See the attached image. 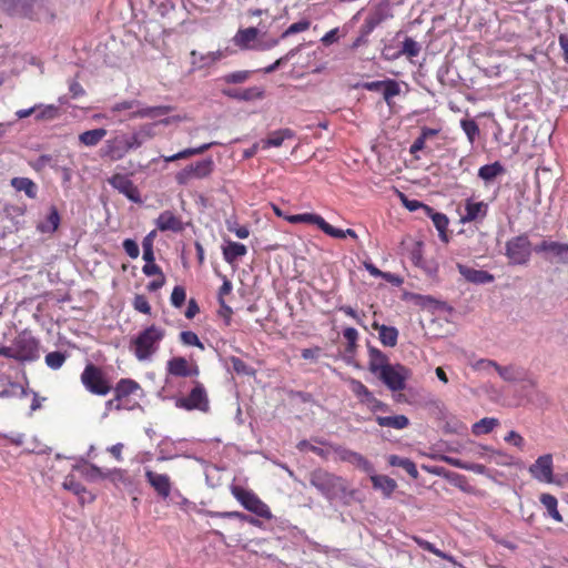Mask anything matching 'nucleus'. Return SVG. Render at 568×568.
Wrapping results in <instances>:
<instances>
[{
	"mask_svg": "<svg viewBox=\"0 0 568 568\" xmlns=\"http://www.w3.org/2000/svg\"><path fill=\"white\" fill-rule=\"evenodd\" d=\"M0 356L21 363L34 362L40 357V342L24 329L20 332L10 346H0Z\"/></svg>",
	"mask_w": 568,
	"mask_h": 568,
	"instance_id": "1",
	"label": "nucleus"
},
{
	"mask_svg": "<svg viewBox=\"0 0 568 568\" xmlns=\"http://www.w3.org/2000/svg\"><path fill=\"white\" fill-rule=\"evenodd\" d=\"M165 332L161 327L151 325L140 332L132 341V351L139 361H148L158 351Z\"/></svg>",
	"mask_w": 568,
	"mask_h": 568,
	"instance_id": "2",
	"label": "nucleus"
},
{
	"mask_svg": "<svg viewBox=\"0 0 568 568\" xmlns=\"http://www.w3.org/2000/svg\"><path fill=\"white\" fill-rule=\"evenodd\" d=\"M310 483L326 498L333 499L346 490L345 480L323 468L314 469L310 475Z\"/></svg>",
	"mask_w": 568,
	"mask_h": 568,
	"instance_id": "3",
	"label": "nucleus"
},
{
	"mask_svg": "<svg viewBox=\"0 0 568 568\" xmlns=\"http://www.w3.org/2000/svg\"><path fill=\"white\" fill-rule=\"evenodd\" d=\"M531 242L527 234H520L506 242L505 255L511 265H525L529 262L531 252Z\"/></svg>",
	"mask_w": 568,
	"mask_h": 568,
	"instance_id": "4",
	"label": "nucleus"
},
{
	"mask_svg": "<svg viewBox=\"0 0 568 568\" xmlns=\"http://www.w3.org/2000/svg\"><path fill=\"white\" fill-rule=\"evenodd\" d=\"M81 383L87 390L99 396H104L111 390L106 374L93 364H88L84 367L81 374Z\"/></svg>",
	"mask_w": 568,
	"mask_h": 568,
	"instance_id": "5",
	"label": "nucleus"
},
{
	"mask_svg": "<svg viewBox=\"0 0 568 568\" xmlns=\"http://www.w3.org/2000/svg\"><path fill=\"white\" fill-rule=\"evenodd\" d=\"M410 371L402 364H390L378 375V378L392 392H400L406 388V381L409 378Z\"/></svg>",
	"mask_w": 568,
	"mask_h": 568,
	"instance_id": "6",
	"label": "nucleus"
},
{
	"mask_svg": "<svg viewBox=\"0 0 568 568\" xmlns=\"http://www.w3.org/2000/svg\"><path fill=\"white\" fill-rule=\"evenodd\" d=\"M214 169V162L211 158L201 160L196 163L190 164L179 171L175 175V181L180 185H186L191 180H200L207 178Z\"/></svg>",
	"mask_w": 568,
	"mask_h": 568,
	"instance_id": "7",
	"label": "nucleus"
},
{
	"mask_svg": "<svg viewBox=\"0 0 568 568\" xmlns=\"http://www.w3.org/2000/svg\"><path fill=\"white\" fill-rule=\"evenodd\" d=\"M318 443L328 445L329 449L337 457L338 460L349 463L368 474L374 471V467H373L372 463L367 458H365L362 454L351 450V449H348L342 445H338V444H333V443H327V442H322V440H320Z\"/></svg>",
	"mask_w": 568,
	"mask_h": 568,
	"instance_id": "8",
	"label": "nucleus"
},
{
	"mask_svg": "<svg viewBox=\"0 0 568 568\" xmlns=\"http://www.w3.org/2000/svg\"><path fill=\"white\" fill-rule=\"evenodd\" d=\"M235 52L231 47H225L224 49H219L216 51H211L206 53H201L196 50L191 51V64L192 68L195 69H204L210 68L221 61L222 59L233 54Z\"/></svg>",
	"mask_w": 568,
	"mask_h": 568,
	"instance_id": "9",
	"label": "nucleus"
},
{
	"mask_svg": "<svg viewBox=\"0 0 568 568\" xmlns=\"http://www.w3.org/2000/svg\"><path fill=\"white\" fill-rule=\"evenodd\" d=\"M488 203L484 201H477L474 196L468 197L464 201V212L460 213L462 223H480L488 214Z\"/></svg>",
	"mask_w": 568,
	"mask_h": 568,
	"instance_id": "10",
	"label": "nucleus"
},
{
	"mask_svg": "<svg viewBox=\"0 0 568 568\" xmlns=\"http://www.w3.org/2000/svg\"><path fill=\"white\" fill-rule=\"evenodd\" d=\"M176 406L187 410L199 409L202 412H207L209 400L203 385L196 384L189 396L179 398L176 400Z\"/></svg>",
	"mask_w": 568,
	"mask_h": 568,
	"instance_id": "11",
	"label": "nucleus"
},
{
	"mask_svg": "<svg viewBox=\"0 0 568 568\" xmlns=\"http://www.w3.org/2000/svg\"><path fill=\"white\" fill-rule=\"evenodd\" d=\"M530 475L541 481L551 484L554 481V463L552 455L545 454L539 456L536 462L529 467Z\"/></svg>",
	"mask_w": 568,
	"mask_h": 568,
	"instance_id": "12",
	"label": "nucleus"
},
{
	"mask_svg": "<svg viewBox=\"0 0 568 568\" xmlns=\"http://www.w3.org/2000/svg\"><path fill=\"white\" fill-rule=\"evenodd\" d=\"M108 182L130 201L141 203V196L138 187L126 175L119 173L114 174L108 180Z\"/></svg>",
	"mask_w": 568,
	"mask_h": 568,
	"instance_id": "13",
	"label": "nucleus"
},
{
	"mask_svg": "<svg viewBox=\"0 0 568 568\" xmlns=\"http://www.w3.org/2000/svg\"><path fill=\"white\" fill-rule=\"evenodd\" d=\"M362 88L367 91H383V98L385 102L390 105L393 98L400 93V88L397 81L393 79L377 80L371 82H364Z\"/></svg>",
	"mask_w": 568,
	"mask_h": 568,
	"instance_id": "14",
	"label": "nucleus"
},
{
	"mask_svg": "<svg viewBox=\"0 0 568 568\" xmlns=\"http://www.w3.org/2000/svg\"><path fill=\"white\" fill-rule=\"evenodd\" d=\"M537 254L548 253L557 257V262L568 264V244L544 240L534 247Z\"/></svg>",
	"mask_w": 568,
	"mask_h": 568,
	"instance_id": "15",
	"label": "nucleus"
},
{
	"mask_svg": "<svg viewBox=\"0 0 568 568\" xmlns=\"http://www.w3.org/2000/svg\"><path fill=\"white\" fill-rule=\"evenodd\" d=\"M392 18V13L387 4H378L369 10L364 23V33H372L379 24Z\"/></svg>",
	"mask_w": 568,
	"mask_h": 568,
	"instance_id": "16",
	"label": "nucleus"
},
{
	"mask_svg": "<svg viewBox=\"0 0 568 568\" xmlns=\"http://www.w3.org/2000/svg\"><path fill=\"white\" fill-rule=\"evenodd\" d=\"M158 123H145L135 130L131 135H126L129 148L136 150L141 148L146 141L155 136V128Z\"/></svg>",
	"mask_w": 568,
	"mask_h": 568,
	"instance_id": "17",
	"label": "nucleus"
},
{
	"mask_svg": "<svg viewBox=\"0 0 568 568\" xmlns=\"http://www.w3.org/2000/svg\"><path fill=\"white\" fill-rule=\"evenodd\" d=\"M294 132L290 129L277 130L267 136V139L262 140L261 143H256L251 148V156L256 152V150L261 146L262 149H268L271 146L278 148L283 144L284 140L293 139Z\"/></svg>",
	"mask_w": 568,
	"mask_h": 568,
	"instance_id": "18",
	"label": "nucleus"
},
{
	"mask_svg": "<svg viewBox=\"0 0 568 568\" xmlns=\"http://www.w3.org/2000/svg\"><path fill=\"white\" fill-rule=\"evenodd\" d=\"M390 365L388 356L376 347H368V371L378 377Z\"/></svg>",
	"mask_w": 568,
	"mask_h": 568,
	"instance_id": "19",
	"label": "nucleus"
},
{
	"mask_svg": "<svg viewBox=\"0 0 568 568\" xmlns=\"http://www.w3.org/2000/svg\"><path fill=\"white\" fill-rule=\"evenodd\" d=\"M148 483L154 488V490L163 498L170 496L171 481L170 477L165 474H158L150 469L145 471Z\"/></svg>",
	"mask_w": 568,
	"mask_h": 568,
	"instance_id": "20",
	"label": "nucleus"
},
{
	"mask_svg": "<svg viewBox=\"0 0 568 568\" xmlns=\"http://www.w3.org/2000/svg\"><path fill=\"white\" fill-rule=\"evenodd\" d=\"M425 215L428 216L432 221L436 230L438 231L439 239L444 243H448V225L449 220L446 214L436 212L432 206H425Z\"/></svg>",
	"mask_w": 568,
	"mask_h": 568,
	"instance_id": "21",
	"label": "nucleus"
},
{
	"mask_svg": "<svg viewBox=\"0 0 568 568\" xmlns=\"http://www.w3.org/2000/svg\"><path fill=\"white\" fill-rule=\"evenodd\" d=\"M172 111L173 106L171 105L143 106L141 104L136 110L129 113L128 119H155L159 116L166 115Z\"/></svg>",
	"mask_w": 568,
	"mask_h": 568,
	"instance_id": "22",
	"label": "nucleus"
},
{
	"mask_svg": "<svg viewBox=\"0 0 568 568\" xmlns=\"http://www.w3.org/2000/svg\"><path fill=\"white\" fill-rule=\"evenodd\" d=\"M155 224L156 227L162 232L172 231L178 233L183 231V223L181 219L174 215L171 211L162 212L158 216Z\"/></svg>",
	"mask_w": 568,
	"mask_h": 568,
	"instance_id": "23",
	"label": "nucleus"
},
{
	"mask_svg": "<svg viewBox=\"0 0 568 568\" xmlns=\"http://www.w3.org/2000/svg\"><path fill=\"white\" fill-rule=\"evenodd\" d=\"M129 141L126 135L118 136L112 141H108L106 143V155H109L112 160H121L124 155L133 150V148H129Z\"/></svg>",
	"mask_w": 568,
	"mask_h": 568,
	"instance_id": "24",
	"label": "nucleus"
},
{
	"mask_svg": "<svg viewBox=\"0 0 568 568\" xmlns=\"http://www.w3.org/2000/svg\"><path fill=\"white\" fill-rule=\"evenodd\" d=\"M459 273L471 283L486 284L494 281V276L487 271L471 268L465 265H458Z\"/></svg>",
	"mask_w": 568,
	"mask_h": 568,
	"instance_id": "25",
	"label": "nucleus"
},
{
	"mask_svg": "<svg viewBox=\"0 0 568 568\" xmlns=\"http://www.w3.org/2000/svg\"><path fill=\"white\" fill-rule=\"evenodd\" d=\"M170 374L180 377H187L197 374V368L191 369L184 357H174L168 362Z\"/></svg>",
	"mask_w": 568,
	"mask_h": 568,
	"instance_id": "26",
	"label": "nucleus"
},
{
	"mask_svg": "<svg viewBox=\"0 0 568 568\" xmlns=\"http://www.w3.org/2000/svg\"><path fill=\"white\" fill-rule=\"evenodd\" d=\"M373 328L378 331L379 341L384 346L394 347L397 344L398 331L396 327L374 322Z\"/></svg>",
	"mask_w": 568,
	"mask_h": 568,
	"instance_id": "27",
	"label": "nucleus"
},
{
	"mask_svg": "<svg viewBox=\"0 0 568 568\" xmlns=\"http://www.w3.org/2000/svg\"><path fill=\"white\" fill-rule=\"evenodd\" d=\"M346 383L351 392L357 397L361 404L367 405L371 398H373L374 394L361 381L353 377H348L346 379Z\"/></svg>",
	"mask_w": 568,
	"mask_h": 568,
	"instance_id": "28",
	"label": "nucleus"
},
{
	"mask_svg": "<svg viewBox=\"0 0 568 568\" xmlns=\"http://www.w3.org/2000/svg\"><path fill=\"white\" fill-rule=\"evenodd\" d=\"M11 186L18 191L23 192L29 199H36L38 194L37 184L29 178H13L10 181Z\"/></svg>",
	"mask_w": 568,
	"mask_h": 568,
	"instance_id": "29",
	"label": "nucleus"
},
{
	"mask_svg": "<svg viewBox=\"0 0 568 568\" xmlns=\"http://www.w3.org/2000/svg\"><path fill=\"white\" fill-rule=\"evenodd\" d=\"M375 420L381 427L394 429H404L409 425V419L405 415L376 416Z\"/></svg>",
	"mask_w": 568,
	"mask_h": 568,
	"instance_id": "30",
	"label": "nucleus"
},
{
	"mask_svg": "<svg viewBox=\"0 0 568 568\" xmlns=\"http://www.w3.org/2000/svg\"><path fill=\"white\" fill-rule=\"evenodd\" d=\"M371 481L375 489H379L386 497H389L397 487L396 481L385 475H373Z\"/></svg>",
	"mask_w": 568,
	"mask_h": 568,
	"instance_id": "31",
	"label": "nucleus"
},
{
	"mask_svg": "<svg viewBox=\"0 0 568 568\" xmlns=\"http://www.w3.org/2000/svg\"><path fill=\"white\" fill-rule=\"evenodd\" d=\"M251 514L256 515L257 517L262 518L263 520L271 524L273 519V515L271 513L270 507L264 504L256 495L251 493Z\"/></svg>",
	"mask_w": 568,
	"mask_h": 568,
	"instance_id": "32",
	"label": "nucleus"
},
{
	"mask_svg": "<svg viewBox=\"0 0 568 568\" xmlns=\"http://www.w3.org/2000/svg\"><path fill=\"white\" fill-rule=\"evenodd\" d=\"M246 254V246L242 243L237 242H226V245L223 246V255L226 262L234 263L239 257H242Z\"/></svg>",
	"mask_w": 568,
	"mask_h": 568,
	"instance_id": "33",
	"label": "nucleus"
},
{
	"mask_svg": "<svg viewBox=\"0 0 568 568\" xmlns=\"http://www.w3.org/2000/svg\"><path fill=\"white\" fill-rule=\"evenodd\" d=\"M539 500L554 520L558 523L562 521V516L557 509L558 500L554 495L544 493L540 495Z\"/></svg>",
	"mask_w": 568,
	"mask_h": 568,
	"instance_id": "34",
	"label": "nucleus"
},
{
	"mask_svg": "<svg viewBox=\"0 0 568 568\" xmlns=\"http://www.w3.org/2000/svg\"><path fill=\"white\" fill-rule=\"evenodd\" d=\"M105 135L106 130L99 128L81 133L79 135V141L85 146H95Z\"/></svg>",
	"mask_w": 568,
	"mask_h": 568,
	"instance_id": "35",
	"label": "nucleus"
},
{
	"mask_svg": "<svg viewBox=\"0 0 568 568\" xmlns=\"http://www.w3.org/2000/svg\"><path fill=\"white\" fill-rule=\"evenodd\" d=\"M484 449L489 453L488 460L490 463H494L498 466H511L515 464L514 457L506 452L495 450L489 447H484Z\"/></svg>",
	"mask_w": 568,
	"mask_h": 568,
	"instance_id": "36",
	"label": "nucleus"
},
{
	"mask_svg": "<svg viewBox=\"0 0 568 568\" xmlns=\"http://www.w3.org/2000/svg\"><path fill=\"white\" fill-rule=\"evenodd\" d=\"M439 132L438 129L423 128L420 135L413 142L409 148L410 154H416L425 148L426 140L437 135Z\"/></svg>",
	"mask_w": 568,
	"mask_h": 568,
	"instance_id": "37",
	"label": "nucleus"
},
{
	"mask_svg": "<svg viewBox=\"0 0 568 568\" xmlns=\"http://www.w3.org/2000/svg\"><path fill=\"white\" fill-rule=\"evenodd\" d=\"M409 258L416 267L422 268L423 271H425L428 274L433 273L434 268H432L428 265V263L425 261V258L423 256L422 243L418 242L415 244V246L410 251Z\"/></svg>",
	"mask_w": 568,
	"mask_h": 568,
	"instance_id": "38",
	"label": "nucleus"
},
{
	"mask_svg": "<svg viewBox=\"0 0 568 568\" xmlns=\"http://www.w3.org/2000/svg\"><path fill=\"white\" fill-rule=\"evenodd\" d=\"M504 172V166L499 162H494L491 164H486L479 168L478 170V176L489 182L500 175Z\"/></svg>",
	"mask_w": 568,
	"mask_h": 568,
	"instance_id": "39",
	"label": "nucleus"
},
{
	"mask_svg": "<svg viewBox=\"0 0 568 568\" xmlns=\"http://www.w3.org/2000/svg\"><path fill=\"white\" fill-rule=\"evenodd\" d=\"M498 424L499 422L497 418L485 417L473 425L471 432L476 436L489 434L496 426H498Z\"/></svg>",
	"mask_w": 568,
	"mask_h": 568,
	"instance_id": "40",
	"label": "nucleus"
},
{
	"mask_svg": "<svg viewBox=\"0 0 568 568\" xmlns=\"http://www.w3.org/2000/svg\"><path fill=\"white\" fill-rule=\"evenodd\" d=\"M140 388L139 384L130 378H122L119 381L114 388V393L118 395V398H123L134 393Z\"/></svg>",
	"mask_w": 568,
	"mask_h": 568,
	"instance_id": "41",
	"label": "nucleus"
},
{
	"mask_svg": "<svg viewBox=\"0 0 568 568\" xmlns=\"http://www.w3.org/2000/svg\"><path fill=\"white\" fill-rule=\"evenodd\" d=\"M496 372L506 382H517L523 376V371L515 365L500 366L498 364Z\"/></svg>",
	"mask_w": 568,
	"mask_h": 568,
	"instance_id": "42",
	"label": "nucleus"
},
{
	"mask_svg": "<svg viewBox=\"0 0 568 568\" xmlns=\"http://www.w3.org/2000/svg\"><path fill=\"white\" fill-rule=\"evenodd\" d=\"M318 229L323 231L326 235L334 237V239H345L347 235L355 236V232L352 229L347 230H341L332 226L329 223H327L324 219L322 220Z\"/></svg>",
	"mask_w": 568,
	"mask_h": 568,
	"instance_id": "43",
	"label": "nucleus"
},
{
	"mask_svg": "<svg viewBox=\"0 0 568 568\" xmlns=\"http://www.w3.org/2000/svg\"><path fill=\"white\" fill-rule=\"evenodd\" d=\"M60 223V216L58 210L55 207H51L49 215L47 216L44 222H41L38 229L42 233H53Z\"/></svg>",
	"mask_w": 568,
	"mask_h": 568,
	"instance_id": "44",
	"label": "nucleus"
},
{
	"mask_svg": "<svg viewBox=\"0 0 568 568\" xmlns=\"http://www.w3.org/2000/svg\"><path fill=\"white\" fill-rule=\"evenodd\" d=\"M285 219H286V221H288L292 224L307 223V224H314L317 227L320 226V224L323 220V217L321 215L315 214V213L295 214V215L286 216Z\"/></svg>",
	"mask_w": 568,
	"mask_h": 568,
	"instance_id": "45",
	"label": "nucleus"
},
{
	"mask_svg": "<svg viewBox=\"0 0 568 568\" xmlns=\"http://www.w3.org/2000/svg\"><path fill=\"white\" fill-rule=\"evenodd\" d=\"M413 540L418 545V547H420L422 549L426 550V551H429L432 554H434L435 556L444 559V560H447V561H453V557L448 554H445L444 551H442L440 549L436 548L434 544L423 539L422 537H418V536H414L413 537Z\"/></svg>",
	"mask_w": 568,
	"mask_h": 568,
	"instance_id": "46",
	"label": "nucleus"
},
{
	"mask_svg": "<svg viewBox=\"0 0 568 568\" xmlns=\"http://www.w3.org/2000/svg\"><path fill=\"white\" fill-rule=\"evenodd\" d=\"M420 52V45L412 38L407 37L403 41L402 50L395 55L398 58L399 55H406L407 58L417 57Z\"/></svg>",
	"mask_w": 568,
	"mask_h": 568,
	"instance_id": "47",
	"label": "nucleus"
},
{
	"mask_svg": "<svg viewBox=\"0 0 568 568\" xmlns=\"http://www.w3.org/2000/svg\"><path fill=\"white\" fill-rule=\"evenodd\" d=\"M460 126L467 135L469 143L473 144L480 132L477 122L473 119H463Z\"/></svg>",
	"mask_w": 568,
	"mask_h": 568,
	"instance_id": "48",
	"label": "nucleus"
},
{
	"mask_svg": "<svg viewBox=\"0 0 568 568\" xmlns=\"http://www.w3.org/2000/svg\"><path fill=\"white\" fill-rule=\"evenodd\" d=\"M26 394L27 390L21 384L10 382L3 389L0 390V398L24 396Z\"/></svg>",
	"mask_w": 568,
	"mask_h": 568,
	"instance_id": "49",
	"label": "nucleus"
},
{
	"mask_svg": "<svg viewBox=\"0 0 568 568\" xmlns=\"http://www.w3.org/2000/svg\"><path fill=\"white\" fill-rule=\"evenodd\" d=\"M65 359H67L65 353L55 351V352H51V353L47 354L44 362L49 368L59 369L60 367H62Z\"/></svg>",
	"mask_w": 568,
	"mask_h": 568,
	"instance_id": "50",
	"label": "nucleus"
},
{
	"mask_svg": "<svg viewBox=\"0 0 568 568\" xmlns=\"http://www.w3.org/2000/svg\"><path fill=\"white\" fill-rule=\"evenodd\" d=\"M38 111L34 113V118L37 121L42 120H53L58 114V108L53 104L43 105L37 104Z\"/></svg>",
	"mask_w": 568,
	"mask_h": 568,
	"instance_id": "51",
	"label": "nucleus"
},
{
	"mask_svg": "<svg viewBox=\"0 0 568 568\" xmlns=\"http://www.w3.org/2000/svg\"><path fill=\"white\" fill-rule=\"evenodd\" d=\"M140 105H141V101H139V100H135V99H133V100H124V101L118 102L114 105H112L111 109H110V113L113 116H115V114L118 112H122V111H125V110H129V111L133 112Z\"/></svg>",
	"mask_w": 568,
	"mask_h": 568,
	"instance_id": "52",
	"label": "nucleus"
},
{
	"mask_svg": "<svg viewBox=\"0 0 568 568\" xmlns=\"http://www.w3.org/2000/svg\"><path fill=\"white\" fill-rule=\"evenodd\" d=\"M154 236H155V231H152L142 241L143 260L145 262H153L155 260L154 252H153Z\"/></svg>",
	"mask_w": 568,
	"mask_h": 568,
	"instance_id": "53",
	"label": "nucleus"
},
{
	"mask_svg": "<svg viewBox=\"0 0 568 568\" xmlns=\"http://www.w3.org/2000/svg\"><path fill=\"white\" fill-rule=\"evenodd\" d=\"M311 27V21L308 19H302L295 23H292L281 36V39H285L292 34L304 32L308 30Z\"/></svg>",
	"mask_w": 568,
	"mask_h": 568,
	"instance_id": "54",
	"label": "nucleus"
},
{
	"mask_svg": "<svg viewBox=\"0 0 568 568\" xmlns=\"http://www.w3.org/2000/svg\"><path fill=\"white\" fill-rule=\"evenodd\" d=\"M298 50H300L298 47L290 50L285 55H283L280 59H277L274 63L265 67L264 69H256L255 72H257V71H263L264 73L273 72L274 70L280 68L282 64H284L287 61H290V59L293 58L298 52Z\"/></svg>",
	"mask_w": 568,
	"mask_h": 568,
	"instance_id": "55",
	"label": "nucleus"
},
{
	"mask_svg": "<svg viewBox=\"0 0 568 568\" xmlns=\"http://www.w3.org/2000/svg\"><path fill=\"white\" fill-rule=\"evenodd\" d=\"M63 488L72 491L74 495L81 496L87 491L85 487L79 483L73 475H68L62 484Z\"/></svg>",
	"mask_w": 568,
	"mask_h": 568,
	"instance_id": "56",
	"label": "nucleus"
},
{
	"mask_svg": "<svg viewBox=\"0 0 568 568\" xmlns=\"http://www.w3.org/2000/svg\"><path fill=\"white\" fill-rule=\"evenodd\" d=\"M108 479H110L114 484H123V485H130V479L128 476L126 470L120 469V468H113L106 470Z\"/></svg>",
	"mask_w": 568,
	"mask_h": 568,
	"instance_id": "57",
	"label": "nucleus"
},
{
	"mask_svg": "<svg viewBox=\"0 0 568 568\" xmlns=\"http://www.w3.org/2000/svg\"><path fill=\"white\" fill-rule=\"evenodd\" d=\"M231 42L241 50L248 49V28H241L232 38Z\"/></svg>",
	"mask_w": 568,
	"mask_h": 568,
	"instance_id": "58",
	"label": "nucleus"
},
{
	"mask_svg": "<svg viewBox=\"0 0 568 568\" xmlns=\"http://www.w3.org/2000/svg\"><path fill=\"white\" fill-rule=\"evenodd\" d=\"M180 339L184 345L187 346H196L201 349H204V345L199 339L197 335L194 332L191 331H183L180 334Z\"/></svg>",
	"mask_w": 568,
	"mask_h": 568,
	"instance_id": "59",
	"label": "nucleus"
},
{
	"mask_svg": "<svg viewBox=\"0 0 568 568\" xmlns=\"http://www.w3.org/2000/svg\"><path fill=\"white\" fill-rule=\"evenodd\" d=\"M185 298H186L185 288L183 286L176 285L173 288L172 294H171V304L174 307L180 308L184 304Z\"/></svg>",
	"mask_w": 568,
	"mask_h": 568,
	"instance_id": "60",
	"label": "nucleus"
},
{
	"mask_svg": "<svg viewBox=\"0 0 568 568\" xmlns=\"http://www.w3.org/2000/svg\"><path fill=\"white\" fill-rule=\"evenodd\" d=\"M248 79V71H236L221 78L227 84L243 83Z\"/></svg>",
	"mask_w": 568,
	"mask_h": 568,
	"instance_id": "61",
	"label": "nucleus"
},
{
	"mask_svg": "<svg viewBox=\"0 0 568 568\" xmlns=\"http://www.w3.org/2000/svg\"><path fill=\"white\" fill-rule=\"evenodd\" d=\"M84 475L90 480H98V479H108L106 470H103L102 468L98 467L97 465L91 464L84 471Z\"/></svg>",
	"mask_w": 568,
	"mask_h": 568,
	"instance_id": "62",
	"label": "nucleus"
},
{
	"mask_svg": "<svg viewBox=\"0 0 568 568\" xmlns=\"http://www.w3.org/2000/svg\"><path fill=\"white\" fill-rule=\"evenodd\" d=\"M212 145H213V143H205L197 148H189L181 152H178V156H179V159H186L192 155H197V154H201V153L205 152L206 150H209Z\"/></svg>",
	"mask_w": 568,
	"mask_h": 568,
	"instance_id": "63",
	"label": "nucleus"
},
{
	"mask_svg": "<svg viewBox=\"0 0 568 568\" xmlns=\"http://www.w3.org/2000/svg\"><path fill=\"white\" fill-rule=\"evenodd\" d=\"M224 95H227L233 99H237L240 101L248 100V89H236V88H224L222 90Z\"/></svg>",
	"mask_w": 568,
	"mask_h": 568,
	"instance_id": "64",
	"label": "nucleus"
}]
</instances>
